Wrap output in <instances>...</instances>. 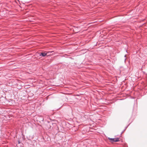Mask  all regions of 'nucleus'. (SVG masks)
<instances>
[{
  "label": "nucleus",
  "instance_id": "f257e3e1",
  "mask_svg": "<svg viewBox=\"0 0 147 147\" xmlns=\"http://www.w3.org/2000/svg\"><path fill=\"white\" fill-rule=\"evenodd\" d=\"M53 52V51H49V52H48L47 53H46V52L40 53H39V55L40 56H42L44 57V56L47 55V54H48V55H50V53H51Z\"/></svg>",
  "mask_w": 147,
  "mask_h": 147
},
{
  "label": "nucleus",
  "instance_id": "f03ea898",
  "mask_svg": "<svg viewBox=\"0 0 147 147\" xmlns=\"http://www.w3.org/2000/svg\"><path fill=\"white\" fill-rule=\"evenodd\" d=\"M109 139L112 142H117L119 141V138H109Z\"/></svg>",
  "mask_w": 147,
  "mask_h": 147
}]
</instances>
